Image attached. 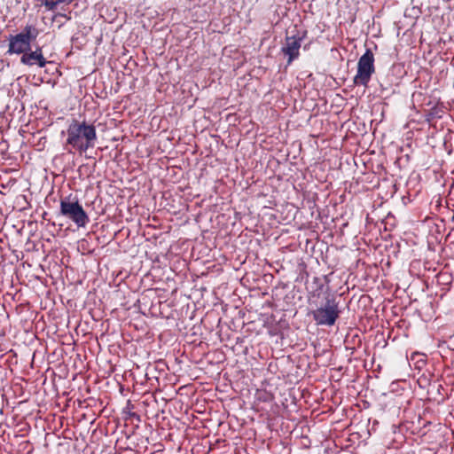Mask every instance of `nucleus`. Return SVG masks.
<instances>
[{
	"mask_svg": "<svg viewBox=\"0 0 454 454\" xmlns=\"http://www.w3.org/2000/svg\"><path fill=\"white\" fill-rule=\"evenodd\" d=\"M436 207L441 210L442 208L450 210L453 212L454 217V200H435Z\"/></svg>",
	"mask_w": 454,
	"mask_h": 454,
	"instance_id": "obj_8",
	"label": "nucleus"
},
{
	"mask_svg": "<svg viewBox=\"0 0 454 454\" xmlns=\"http://www.w3.org/2000/svg\"><path fill=\"white\" fill-rule=\"evenodd\" d=\"M273 202H274V200H270V205H271V204L273 205ZM274 205H276V204L274 203Z\"/></svg>",
	"mask_w": 454,
	"mask_h": 454,
	"instance_id": "obj_13",
	"label": "nucleus"
},
{
	"mask_svg": "<svg viewBox=\"0 0 454 454\" xmlns=\"http://www.w3.org/2000/svg\"><path fill=\"white\" fill-rule=\"evenodd\" d=\"M67 145L80 153H85L88 149L93 148L97 141V131L93 124L74 120L67 130Z\"/></svg>",
	"mask_w": 454,
	"mask_h": 454,
	"instance_id": "obj_1",
	"label": "nucleus"
},
{
	"mask_svg": "<svg viewBox=\"0 0 454 454\" xmlns=\"http://www.w3.org/2000/svg\"><path fill=\"white\" fill-rule=\"evenodd\" d=\"M39 35V30L33 25H27L23 30L15 35H10L8 44V54H25L31 50V43Z\"/></svg>",
	"mask_w": 454,
	"mask_h": 454,
	"instance_id": "obj_3",
	"label": "nucleus"
},
{
	"mask_svg": "<svg viewBox=\"0 0 454 454\" xmlns=\"http://www.w3.org/2000/svg\"><path fill=\"white\" fill-rule=\"evenodd\" d=\"M60 211L79 227H84L89 223V217L78 200H60Z\"/></svg>",
	"mask_w": 454,
	"mask_h": 454,
	"instance_id": "obj_6",
	"label": "nucleus"
},
{
	"mask_svg": "<svg viewBox=\"0 0 454 454\" xmlns=\"http://www.w3.org/2000/svg\"><path fill=\"white\" fill-rule=\"evenodd\" d=\"M319 295L320 294L317 292L310 294L309 303L310 306L314 305L316 309H312L309 314L312 316L316 325L333 326L340 317L339 302L333 295L327 294L325 297V303L318 306L317 299Z\"/></svg>",
	"mask_w": 454,
	"mask_h": 454,
	"instance_id": "obj_2",
	"label": "nucleus"
},
{
	"mask_svg": "<svg viewBox=\"0 0 454 454\" xmlns=\"http://www.w3.org/2000/svg\"><path fill=\"white\" fill-rule=\"evenodd\" d=\"M55 2L57 8L59 4L69 5L73 2V0H55Z\"/></svg>",
	"mask_w": 454,
	"mask_h": 454,
	"instance_id": "obj_10",
	"label": "nucleus"
},
{
	"mask_svg": "<svg viewBox=\"0 0 454 454\" xmlns=\"http://www.w3.org/2000/svg\"><path fill=\"white\" fill-rule=\"evenodd\" d=\"M374 60V55L371 49H366L357 62L356 74L353 79L355 85L368 86L372 74L375 73Z\"/></svg>",
	"mask_w": 454,
	"mask_h": 454,
	"instance_id": "obj_4",
	"label": "nucleus"
},
{
	"mask_svg": "<svg viewBox=\"0 0 454 454\" xmlns=\"http://www.w3.org/2000/svg\"><path fill=\"white\" fill-rule=\"evenodd\" d=\"M20 62L26 66L38 65L40 67H44L47 64V60L43 57V49L37 46L35 51H26L20 58Z\"/></svg>",
	"mask_w": 454,
	"mask_h": 454,
	"instance_id": "obj_7",
	"label": "nucleus"
},
{
	"mask_svg": "<svg viewBox=\"0 0 454 454\" xmlns=\"http://www.w3.org/2000/svg\"><path fill=\"white\" fill-rule=\"evenodd\" d=\"M307 34V30H296L293 35L286 36L281 52L285 56H287L288 66L299 58L301 43L306 38Z\"/></svg>",
	"mask_w": 454,
	"mask_h": 454,
	"instance_id": "obj_5",
	"label": "nucleus"
},
{
	"mask_svg": "<svg viewBox=\"0 0 454 454\" xmlns=\"http://www.w3.org/2000/svg\"><path fill=\"white\" fill-rule=\"evenodd\" d=\"M43 4L44 5L47 11H54L56 9L55 0H44Z\"/></svg>",
	"mask_w": 454,
	"mask_h": 454,
	"instance_id": "obj_9",
	"label": "nucleus"
},
{
	"mask_svg": "<svg viewBox=\"0 0 454 454\" xmlns=\"http://www.w3.org/2000/svg\"><path fill=\"white\" fill-rule=\"evenodd\" d=\"M56 16H60V17H63V18H66L67 20H70V17H68L67 14L65 13H58Z\"/></svg>",
	"mask_w": 454,
	"mask_h": 454,
	"instance_id": "obj_12",
	"label": "nucleus"
},
{
	"mask_svg": "<svg viewBox=\"0 0 454 454\" xmlns=\"http://www.w3.org/2000/svg\"><path fill=\"white\" fill-rule=\"evenodd\" d=\"M23 202H24V205L20 206V207L18 208L20 211L25 210L27 207H30V205H29V200H23Z\"/></svg>",
	"mask_w": 454,
	"mask_h": 454,
	"instance_id": "obj_11",
	"label": "nucleus"
}]
</instances>
